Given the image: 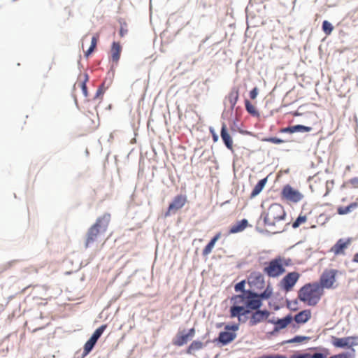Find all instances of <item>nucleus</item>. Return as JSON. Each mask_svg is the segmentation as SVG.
<instances>
[{"mask_svg":"<svg viewBox=\"0 0 358 358\" xmlns=\"http://www.w3.org/2000/svg\"><path fill=\"white\" fill-rule=\"evenodd\" d=\"M245 282L242 280L235 285L236 292H241V294L235 295L231 298L232 306L230 308L231 317H237L239 321L241 316H245L253 310H257L262 306V299L268 296V287L262 294L254 292L252 290H245Z\"/></svg>","mask_w":358,"mask_h":358,"instance_id":"1","label":"nucleus"},{"mask_svg":"<svg viewBox=\"0 0 358 358\" xmlns=\"http://www.w3.org/2000/svg\"><path fill=\"white\" fill-rule=\"evenodd\" d=\"M110 220V215L105 213L102 216L98 217L95 223L91 226L87 233L85 240V247L88 248L95 242H97L101 235L106 231Z\"/></svg>","mask_w":358,"mask_h":358,"instance_id":"2","label":"nucleus"},{"mask_svg":"<svg viewBox=\"0 0 358 358\" xmlns=\"http://www.w3.org/2000/svg\"><path fill=\"white\" fill-rule=\"evenodd\" d=\"M324 290L318 282L308 283L299 291L298 297L300 301L310 306H316L320 301Z\"/></svg>","mask_w":358,"mask_h":358,"instance_id":"3","label":"nucleus"},{"mask_svg":"<svg viewBox=\"0 0 358 358\" xmlns=\"http://www.w3.org/2000/svg\"><path fill=\"white\" fill-rule=\"evenodd\" d=\"M270 215L273 220L270 221V234L281 233L285 230V211L283 207L278 204H273L270 206Z\"/></svg>","mask_w":358,"mask_h":358,"instance_id":"4","label":"nucleus"},{"mask_svg":"<svg viewBox=\"0 0 358 358\" xmlns=\"http://www.w3.org/2000/svg\"><path fill=\"white\" fill-rule=\"evenodd\" d=\"M281 196L283 199L294 203L302 201L304 195L298 189L294 188L290 185H286L281 191Z\"/></svg>","mask_w":358,"mask_h":358,"instance_id":"5","label":"nucleus"},{"mask_svg":"<svg viewBox=\"0 0 358 358\" xmlns=\"http://www.w3.org/2000/svg\"><path fill=\"white\" fill-rule=\"evenodd\" d=\"M338 271L336 269H326L320 276L319 285L322 289H331L335 287L336 277Z\"/></svg>","mask_w":358,"mask_h":358,"instance_id":"6","label":"nucleus"},{"mask_svg":"<svg viewBox=\"0 0 358 358\" xmlns=\"http://www.w3.org/2000/svg\"><path fill=\"white\" fill-rule=\"evenodd\" d=\"M288 264L282 257H278L270 261V276L278 277L285 272V266Z\"/></svg>","mask_w":358,"mask_h":358,"instance_id":"7","label":"nucleus"},{"mask_svg":"<svg viewBox=\"0 0 358 358\" xmlns=\"http://www.w3.org/2000/svg\"><path fill=\"white\" fill-rule=\"evenodd\" d=\"M187 202V199L185 195L180 194L176 196L172 202L169 204L164 216L169 217L171 214L176 213L178 210L181 209Z\"/></svg>","mask_w":358,"mask_h":358,"instance_id":"8","label":"nucleus"},{"mask_svg":"<svg viewBox=\"0 0 358 358\" xmlns=\"http://www.w3.org/2000/svg\"><path fill=\"white\" fill-rule=\"evenodd\" d=\"M331 343L336 348H351L358 345V336H348L344 338L331 337Z\"/></svg>","mask_w":358,"mask_h":358,"instance_id":"9","label":"nucleus"},{"mask_svg":"<svg viewBox=\"0 0 358 358\" xmlns=\"http://www.w3.org/2000/svg\"><path fill=\"white\" fill-rule=\"evenodd\" d=\"M300 275L297 272L287 274L280 281V287L286 292L290 291L298 281Z\"/></svg>","mask_w":358,"mask_h":358,"instance_id":"10","label":"nucleus"},{"mask_svg":"<svg viewBox=\"0 0 358 358\" xmlns=\"http://www.w3.org/2000/svg\"><path fill=\"white\" fill-rule=\"evenodd\" d=\"M238 329V324L227 325L225 327L226 330H231L233 331H237ZM236 334L235 332L222 331L219 334L218 340L220 343L226 345L235 339Z\"/></svg>","mask_w":358,"mask_h":358,"instance_id":"11","label":"nucleus"},{"mask_svg":"<svg viewBox=\"0 0 358 358\" xmlns=\"http://www.w3.org/2000/svg\"><path fill=\"white\" fill-rule=\"evenodd\" d=\"M248 285L250 287V290L257 292L258 289L264 288V278L261 274L252 273L248 279Z\"/></svg>","mask_w":358,"mask_h":358,"instance_id":"12","label":"nucleus"},{"mask_svg":"<svg viewBox=\"0 0 358 358\" xmlns=\"http://www.w3.org/2000/svg\"><path fill=\"white\" fill-rule=\"evenodd\" d=\"M292 320L293 317L291 315H288L282 319H275V317H273L272 319H270V323L273 324L275 326L273 331H278L285 328L292 322Z\"/></svg>","mask_w":358,"mask_h":358,"instance_id":"13","label":"nucleus"},{"mask_svg":"<svg viewBox=\"0 0 358 358\" xmlns=\"http://www.w3.org/2000/svg\"><path fill=\"white\" fill-rule=\"evenodd\" d=\"M349 241H345L342 238L339 239L336 243L331 248L330 251L335 255H343L345 250L349 245Z\"/></svg>","mask_w":358,"mask_h":358,"instance_id":"14","label":"nucleus"},{"mask_svg":"<svg viewBox=\"0 0 358 358\" xmlns=\"http://www.w3.org/2000/svg\"><path fill=\"white\" fill-rule=\"evenodd\" d=\"M268 214L264 211L262 213L259 220H257L256 229L262 233L267 231V226H268Z\"/></svg>","mask_w":358,"mask_h":358,"instance_id":"15","label":"nucleus"},{"mask_svg":"<svg viewBox=\"0 0 358 358\" xmlns=\"http://www.w3.org/2000/svg\"><path fill=\"white\" fill-rule=\"evenodd\" d=\"M122 52V46L119 42H113L110 48L111 60L117 64Z\"/></svg>","mask_w":358,"mask_h":358,"instance_id":"16","label":"nucleus"},{"mask_svg":"<svg viewBox=\"0 0 358 358\" xmlns=\"http://www.w3.org/2000/svg\"><path fill=\"white\" fill-rule=\"evenodd\" d=\"M221 138L226 145V147L229 149H233V140L231 137L230 134H229L227 128V125L223 123L220 132Z\"/></svg>","mask_w":358,"mask_h":358,"instance_id":"17","label":"nucleus"},{"mask_svg":"<svg viewBox=\"0 0 358 358\" xmlns=\"http://www.w3.org/2000/svg\"><path fill=\"white\" fill-rule=\"evenodd\" d=\"M311 318V310L306 309L300 311L294 317H293V320L297 323V324H305Z\"/></svg>","mask_w":358,"mask_h":358,"instance_id":"18","label":"nucleus"},{"mask_svg":"<svg viewBox=\"0 0 358 358\" xmlns=\"http://www.w3.org/2000/svg\"><path fill=\"white\" fill-rule=\"evenodd\" d=\"M249 226L248 222L246 219H243L238 221L235 224L232 225L229 229V234H236L243 231Z\"/></svg>","mask_w":358,"mask_h":358,"instance_id":"19","label":"nucleus"},{"mask_svg":"<svg viewBox=\"0 0 358 358\" xmlns=\"http://www.w3.org/2000/svg\"><path fill=\"white\" fill-rule=\"evenodd\" d=\"M189 339L187 334H183V331H179L173 339L172 343L173 345L180 347L186 344Z\"/></svg>","mask_w":358,"mask_h":358,"instance_id":"20","label":"nucleus"},{"mask_svg":"<svg viewBox=\"0 0 358 358\" xmlns=\"http://www.w3.org/2000/svg\"><path fill=\"white\" fill-rule=\"evenodd\" d=\"M268 312L257 310L252 315L250 320V323L252 325L256 324L257 323L262 321L264 319L266 318L268 315Z\"/></svg>","mask_w":358,"mask_h":358,"instance_id":"21","label":"nucleus"},{"mask_svg":"<svg viewBox=\"0 0 358 358\" xmlns=\"http://www.w3.org/2000/svg\"><path fill=\"white\" fill-rule=\"evenodd\" d=\"M220 232H218L215 234V236L210 240V241L206 245V247L203 250L202 254L203 256H206L212 252V250L214 248L215 243L220 238Z\"/></svg>","mask_w":358,"mask_h":358,"instance_id":"22","label":"nucleus"},{"mask_svg":"<svg viewBox=\"0 0 358 358\" xmlns=\"http://www.w3.org/2000/svg\"><path fill=\"white\" fill-rule=\"evenodd\" d=\"M357 208H358V202L355 201V202H352V203H350L347 206L338 207L337 208V213H338V214L341 215H346V214L352 212Z\"/></svg>","mask_w":358,"mask_h":358,"instance_id":"23","label":"nucleus"},{"mask_svg":"<svg viewBox=\"0 0 358 358\" xmlns=\"http://www.w3.org/2000/svg\"><path fill=\"white\" fill-rule=\"evenodd\" d=\"M267 178H268V177H266V178L260 180L258 182V183L255 186V187L250 194L251 199L255 197L261 192V191L263 189V188L264 187V186L267 182Z\"/></svg>","mask_w":358,"mask_h":358,"instance_id":"24","label":"nucleus"},{"mask_svg":"<svg viewBox=\"0 0 358 358\" xmlns=\"http://www.w3.org/2000/svg\"><path fill=\"white\" fill-rule=\"evenodd\" d=\"M312 130V127H306L303 125H295L293 127H288L285 129V131H289L290 133L294 132H308Z\"/></svg>","mask_w":358,"mask_h":358,"instance_id":"25","label":"nucleus"},{"mask_svg":"<svg viewBox=\"0 0 358 358\" xmlns=\"http://www.w3.org/2000/svg\"><path fill=\"white\" fill-rule=\"evenodd\" d=\"M203 344L202 342L199 341H194L187 348V353L192 354L195 351L199 350L203 348Z\"/></svg>","mask_w":358,"mask_h":358,"instance_id":"26","label":"nucleus"},{"mask_svg":"<svg viewBox=\"0 0 358 358\" xmlns=\"http://www.w3.org/2000/svg\"><path fill=\"white\" fill-rule=\"evenodd\" d=\"M106 327H107L106 324H103V325L100 326L93 333V334L90 337V339L92 340L93 341H94L95 343H96L98 339L100 338V336L102 335V334L106 329Z\"/></svg>","mask_w":358,"mask_h":358,"instance_id":"27","label":"nucleus"},{"mask_svg":"<svg viewBox=\"0 0 358 358\" xmlns=\"http://www.w3.org/2000/svg\"><path fill=\"white\" fill-rule=\"evenodd\" d=\"M106 327H107L106 324H103V325L100 326L93 333V334L90 337V339L92 340L93 341H94L95 343H96L98 339L100 338V336L102 335V334L106 329Z\"/></svg>","mask_w":358,"mask_h":358,"instance_id":"28","label":"nucleus"},{"mask_svg":"<svg viewBox=\"0 0 358 358\" xmlns=\"http://www.w3.org/2000/svg\"><path fill=\"white\" fill-rule=\"evenodd\" d=\"M228 99L231 105V107L233 108L236 106L238 99V91L235 90L231 92L230 94H229Z\"/></svg>","mask_w":358,"mask_h":358,"instance_id":"29","label":"nucleus"},{"mask_svg":"<svg viewBox=\"0 0 358 358\" xmlns=\"http://www.w3.org/2000/svg\"><path fill=\"white\" fill-rule=\"evenodd\" d=\"M98 39H99V34H96L94 35L92 38V41H91V45H90V47L89 48V49L85 52V55L87 57L95 49L96 46V44H97V41H98Z\"/></svg>","mask_w":358,"mask_h":358,"instance_id":"30","label":"nucleus"},{"mask_svg":"<svg viewBox=\"0 0 358 358\" xmlns=\"http://www.w3.org/2000/svg\"><path fill=\"white\" fill-rule=\"evenodd\" d=\"M95 344L96 343L90 338L84 345L83 356L88 355L93 349Z\"/></svg>","mask_w":358,"mask_h":358,"instance_id":"31","label":"nucleus"},{"mask_svg":"<svg viewBox=\"0 0 358 358\" xmlns=\"http://www.w3.org/2000/svg\"><path fill=\"white\" fill-rule=\"evenodd\" d=\"M306 221L307 216L301 213L296 220L292 223V227L294 229L298 228L301 224L305 223Z\"/></svg>","mask_w":358,"mask_h":358,"instance_id":"32","label":"nucleus"},{"mask_svg":"<svg viewBox=\"0 0 358 358\" xmlns=\"http://www.w3.org/2000/svg\"><path fill=\"white\" fill-rule=\"evenodd\" d=\"M334 29L333 25L327 20L322 22V31L327 36L330 35Z\"/></svg>","mask_w":358,"mask_h":358,"instance_id":"33","label":"nucleus"},{"mask_svg":"<svg viewBox=\"0 0 358 358\" xmlns=\"http://www.w3.org/2000/svg\"><path fill=\"white\" fill-rule=\"evenodd\" d=\"M330 354L328 349L323 348L320 352H317L313 355L310 354V358H327Z\"/></svg>","mask_w":358,"mask_h":358,"instance_id":"34","label":"nucleus"},{"mask_svg":"<svg viewBox=\"0 0 358 358\" xmlns=\"http://www.w3.org/2000/svg\"><path fill=\"white\" fill-rule=\"evenodd\" d=\"M88 80L87 75L85 76L84 80L83 81L78 82L77 84L81 88L83 95L87 97L88 96L87 88L86 85V83Z\"/></svg>","mask_w":358,"mask_h":358,"instance_id":"35","label":"nucleus"},{"mask_svg":"<svg viewBox=\"0 0 358 358\" xmlns=\"http://www.w3.org/2000/svg\"><path fill=\"white\" fill-rule=\"evenodd\" d=\"M246 110L252 115H257V111L255 106H253L248 100L245 101Z\"/></svg>","mask_w":358,"mask_h":358,"instance_id":"36","label":"nucleus"},{"mask_svg":"<svg viewBox=\"0 0 358 358\" xmlns=\"http://www.w3.org/2000/svg\"><path fill=\"white\" fill-rule=\"evenodd\" d=\"M129 32L128 29V25L127 24L124 22L120 24V36L121 37H124L126 36Z\"/></svg>","mask_w":358,"mask_h":358,"instance_id":"37","label":"nucleus"},{"mask_svg":"<svg viewBox=\"0 0 358 358\" xmlns=\"http://www.w3.org/2000/svg\"><path fill=\"white\" fill-rule=\"evenodd\" d=\"M348 183L354 188H358V177H355L349 180Z\"/></svg>","mask_w":358,"mask_h":358,"instance_id":"38","label":"nucleus"},{"mask_svg":"<svg viewBox=\"0 0 358 358\" xmlns=\"http://www.w3.org/2000/svg\"><path fill=\"white\" fill-rule=\"evenodd\" d=\"M290 358H310V353L294 355Z\"/></svg>","mask_w":358,"mask_h":358,"instance_id":"39","label":"nucleus"},{"mask_svg":"<svg viewBox=\"0 0 358 358\" xmlns=\"http://www.w3.org/2000/svg\"><path fill=\"white\" fill-rule=\"evenodd\" d=\"M329 358H350V356L347 353L343 352V353H340L338 355L331 356Z\"/></svg>","mask_w":358,"mask_h":358,"instance_id":"40","label":"nucleus"},{"mask_svg":"<svg viewBox=\"0 0 358 358\" xmlns=\"http://www.w3.org/2000/svg\"><path fill=\"white\" fill-rule=\"evenodd\" d=\"M257 94H258V90L257 87H255L252 90L250 91V97L252 99H255L257 97Z\"/></svg>","mask_w":358,"mask_h":358,"instance_id":"41","label":"nucleus"},{"mask_svg":"<svg viewBox=\"0 0 358 358\" xmlns=\"http://www.w3.org/2000/svg\"><path fill=\"white\" fill-rule=\"evenodd\" d=\"M306 339V337L305 336H296L294 337L293 339H292L291 341H289L290 343H293V342H301L302 341H304Z\"/></svg>","mask_w":358,"mask_h":358,"instance_id":"42","label":"nucleus"},{"mask_svg":"<svg viewBox=\"0 0 358 358\" xmlns=\"http://www.w3.org/2000/svg\"><path fill=\"white\" fill-rule=\"evenodd\" d=\"M103 85L100 86V87L97 90L96 93V96H95L96 98L98 97L100 95H102L104 93V90H103Z\"/></svg>","mask_w":358,"mask_h":358,"instance_id":"43","label":"nucleus"},{"mask_svg":"<svg viewBox=\"0 0 358 358\" xmlns=\"http://www.w3.org/2000/svg\"><path fill=\"white\" fill-rule=\"evenodd\" d=\"M187 334L190 339L192 338L195 335V329L194 327L190 329L187 333Z\"/></svg>","mask_w":358,"mask_h":358,"instance_id":"44","label":"nucleus"},{"mask_svg":"<svg viewBox=\"0 0 358 358\" xmlns=\"http://www.w3.org/2000/svg\"><path fill=\"white\" fill-rule=\"evenodd\" d=\"M270 142L275 143H281L282 141L280 139H278L276 138H270Z\"/></svg>","mask_w":358,"mask_h":358,"instance_id":"45","label":"nucleus"},{"mask_svg":"<svg viewBox=\"0 0 358 358\" xmlns=\"http://www.w3.org/2000/svg\"><path fill=\"white\" fill-rule=\"evenodd\" d=\"M354 262H358V253L354 257Z\"/></svg>","mask_w":358,"mask_h":358,"instance_id":"46","label":"nucleus"},{"mask_svg":"<svg viewBox=\"0 0 358 358\" xmlns=\"http://www.w3.org/2000/svg\"><path fill=\"white\" fill-rule=\"evenodd\" d=\"M213 137V141H217L218 137H217V136L216 134H214Z\"/></svg>","mask_w":358,"mask_h":358,"instance_id":"47","label":"nucleus"},{"mask_svg":"<svg viewBox=\"0 0 358 358\" xmlns=\"http://www.w3.org/2000/svg\"><path fill=\"white\" fill-rule=\"evenodd\" d=\"M270 358H286L283 356L270 357Z\"/></svg>","mask_w":358,"mask_h":358,"instance_id":"48","label":"nucleus"},{"mask_svg":"<svg viewBox=\"0 0 358 358\" xmlns=\"http://www.w3.org/2000/svg\"><path fill=\"white\" fill-rule=\"evenodd\" d=\"M264 271L268 273V266L264 267Z\"/></svg>","mask_w":358,"mask_h":358,"instance_id":"49","label":"nucleus"},{"mask_svg":"<svg viewBox=\"0 0 358 358\" xmlns=\"http://www.w3.org/2000/svg\"><path fill=\"white\" fill-rule=\"evenodd\" d=\"M259 358H268V355H264V356L260 357Z\"/></svg>","mask_w":358,"mask_h":358,"instance_id":"50","label":"nucleus"},{"mask_svg":"<svg viewBox=\"0 0 358 358\" xmlns=\"http://www.w3.org/2000/svg\"><path fill=\"white\" fill-rule=\"evenodd\" d=\"M311 228H315V225H313Z\"/></svg>","mask_w":358,"mask_h":358,"instance_id":"51","label":"nucleus"},{"mask_svg":"<svg viewBox=\"0 0 358 358\" xmlns=\"http://www.w3.org/2000/svg\"><path fill=\"white\" fill-rule=\"evenodd\" d=\"M261 206L263 208L264 207V203H262Z\"/></svg>","mask_w":358,"mask_h":358,"instance_id":"52","label":"nucleus"},{"mask_svg":"<svg viewBox=\"0 0 358 358\" xmlns=\"http://www.w3.org/2000/svg\"><path fill=\"white\" fill-rule=\"evenodd\" d=\"M357 293H358V290H357Z\"/></svg>","mask_w":358,"mask_h":358,"instance_id":"53","label":"nucleus"}]
</instances>
